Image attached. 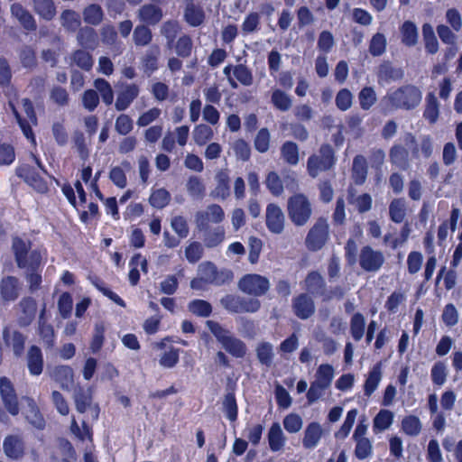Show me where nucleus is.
<instances>
[{"label": "nucleus", "mask_w": 462, "mask_h": 462, "mask_svg": "<svg viewBox=\"0 0 462 462\" xmlns=\"http://www.w3.org/2000/svg\"><path fill=\"white\" fill-rule=\"evenodd\" d=\"M329 237V226L325 217H319L313 226L310 229L305 244L309 250H320L328 242Z\"/></svg>", "instance_id": "obj_6"}, {"label": "nucleus", "mask_w": 462, "mask_h": 462, "mask_svg": "<svg viewBox=\"0 0 462 462\" xmlns=\"http://www.w3.org/2000/svg\"><path fill=\"white\" fill-rule=\"evenodd\" d=\"M368 166L366 159L362 154H357L353 159L351 178L356 185H363L367 178Z\"/></svg>", "instance_id": "obj_29"}, {"label": "nucleus", "mask_w": 462, "mask_h": 462, "mask_svg": "<svg viewBox=\"0 0 462 462\" xmlns=\"http://www.w3.org/2000/svg\"><path fill=\"white\" fill-rule=\"evenodd\" d=\"M161 54V50L158 45L152 46L147 50L142 58V65L143 70L148 75H151L158 69V60Z\"/></svg>", "instance_id": "obj_39"}, {"label": "nucleus", "mask_w": 462, "mask_h": 462, "mask_svg": "<svg viewBox=\"0 0 462 462\" xmlns=\"http://www.w3.org/2000/svg\"><path fill=\"white\" fill-rule=\"evenodd\" d=\"M25 443L19 434L7 435L3 441L5 455L12 460H20L25 455Z\"/></svg>", "instance_id": "obj_12"}, {"label": "nucleus", "mask_w": 462, "mask_h": 462, "mask_svg": "<svg viewBox=\"0 0 462 462\" xmlns=\"http://www.w3.org/2000/svg\"><path fill=\"white\" fill-rule=\"evenodd\" d=\"M389 158L392 164L395 165L401 170H407L410 166L409 163V152L402 144H393L389 151Z\"/></svg>", "instance_id": "obj_31"}, {"label": "nucleus", "mask_w": 462, "mask_h": 462, "mask_svg": "<svg viewBox=\"0 0 462 462\" xmlns=\"http://www.w3.org/2000/svg\"><path fill=\"white\" fill-rule=\"evenodd\" d=\"M207 327L214 335L222 347L231 356L236 358H243L246 355L247 347L244 341L234 337L229 330L220 323L214 320H208Z\"/></svg>", "instance_id": "obj_2"}, {"label": "nucleus", "mask_w": 462, "mask_h": 462, "mask_svg": "<svg viewBox=\"0 0 462 462\" xmlns=\"http://www.w3.org/2000/svg\"><path fill=\"white\" fill-rule=\"evenodd\" d=\"M0 395L5 407L12 415L19 413L17 395L12 382L5 376L0 378Z\"/></svg>", "instance_id": "obj_13"}, {"label": "nucleus", "mask_w": 462, "mask_h": 462, "mask_svg": "<svg viewBox=\"0 0 462 462\" xmlns=\"http://www.w3.org/2000/svg\"><path fill=\"white\" fill-rule=\"evenodd\" d=\"M224 74L232 88H237V81L245 87H249L254 82V76L249 68L244 64L227 65L224 68Z\"/></svg>", "instance_id": "obj_9"}, {"label": "nucleus", "mask_w": 462, "mask_h": 462, "mask_svg": "<svg viewBox=\"0 0 462 462\" xmlns=\"http://www.w3.org/2000/svg\"><path fill=\"white\" fill-rule=\"evenodd\" d=\"M217 266L212 262H204L198 267L199 276L190 282L193 290H203L207 284H213Z\"/></svg>", "instance_id": "obj_16"}, {"label": "nucleus", "mask_w": 462, "mask_h": 462, "mask_svg": "<svg viewBox=\"0 0 462 462\" xmlns=\"http://www.w3.org/2000/svg\"><path fill=\"white\" fill-rule=\"evenodd\" d=\"M73 399L76 410L79 412L85 413L90 409L93 411V419L97 420L98 418L100 408L97 403H93V391L91 388L78 386L74 390Z\"/></svg>", "instance_id": "obj_11"}, {"label": "nucleus", "mask_w": 462, "mask_h": 462, "mask_svg": "<svg viewBox=\"0 0 462 462\" xmlns=\"http://www.w3.org/2000/svg\"><path fill=\"white\" fill-rule=\"evenodd\" d=\"M37 302L32 297H23L15 306L17 325L21 328L30 326L37 314Z\"/></svg>", "instance_id": "obj_10"}, {"label": "nucleus", "mask_w": 462, "mask_h": 462, "mask_svg": "<svg viewBox=\"0 0 462 462\" xmlns=\"http://www.w3.org/2000/svg\"><path fill=\"white\" fill-rule=\"evenodd\" d=\"M171 201V194L163 188L155 189L152 192L149 202L152 207L162 209Z\"/></svg>", "instance_id": "obj_57"}, {"label": "nucleus", "mask_w": 462, "mask_h": 462, "mask_svg": "<svg viewBox=\"0 0 462 462\" xmlns=\"http://www.w3.org/2000/svg\"><path fill=\"white\" fill-rule=\"evenodd\" d=\"M50 376L63 390L69 391L74 384V373L69 365L55 366L51 371Z\"/></svg>", "instance_id": "obj_21"}, {"label": "nucleus", "mask_w": 462, "mask_h": 462, "mask_svg": "<svg viewBox=\"0 0 462 462\" xmlns=\"http://www.w3.org/2000/svg\"><path fill=\"white\" fill-rule=\"evenodd\" d=\"M306 290L313 296L322 297L326 291V282L318 272H310L305 279Z\"/></svg>", "instance_id": "obj_32"}, {"label": "nucleus", "mask_w": 462, "mask_h": 462, "mask_svg": "<svg viewBox=\"0 0 462 462\" xmlns=\"http://www.w3.org/2000/svg\"><path fill=\"white\" fill-rule=\"evenodd\" d=\"M217 186L211 192L214 198L226 199L230 194L229 176L226 171H219L216 175Z\"/></svg>", "instance_id": "obj_40"}, {"label": "nucleus", "mask_w": 462, "mask_h": 462, "mask_svg": "<svg viewBox=\"0 0 462 462\" xmlns=\"http://www.w3.org/2000/svg\"><path fill=\"white\" fill-rule=\"evenodd\" d=\"M394 414L390 410H380L373 420V430L374 433L386 430L393 422Z\"/></svg>", "instance_id": "obj_43"}, {"label": "nucleus", "mask_w": 462, "mask_h": 462, "mask_svg": "<svg viewBox=\"0 0 462 462\" xmlns=\"http://www.w3.org/2000/svg\"><path fill=\"white\" fill-rule=\"evenodd\" d=\"M237 288L245 294L257 298L263 296L270 289L269 280L256 273L244 275L237 282Z\"/></svg>", "instance_id": "obj_5"}, {"label": "nucleus", "mask_w": 462, "mask_h": 462, "mask_svg": "<svg viewBox=\"0 0 462 462\" xmlns=\"http://www.w3.org/2000/svg\"><path fill=\"white\" fill-rule=\"evenodd\" d=\"M268 442L273 451L280 450L285 442V437L278 422H274L268 432Z\"/></svg>", "instance_id": "obj_47"}, {"label": "nucleus", "mask_w": 462, "mask_h": 462, "mask_svg": "<svg viewBox=\"0 0 462 462\" xmlns=\"http://www.w3.org/2000/svg\"><path fill=\"white\" fill-rule=\"evenodd\" d=\"M155 4L152 2L144 4L137 10L136 15L142 23L154 26L162 20L163 11Z\"/></svg>", "instance_id": "obj_15"}, {"label": "nucleus", "mask_w": 462, "mask_h": 462, "mask_svg": "<svg viewBox=\"0 0 462 462\" xmlns=\"http://www.w3.org/2000/svg\"><path fill=\"white\" fill-rule=\"evenodd\" d=\"M256 356L262 365L270 366L273 363V346L267 342L258 344L256 347Z\"/></svg>", "instance_id": "obj_63"}, {"label": "nucleus", "mask_w": 462, "mask_h": 462, "mask_svg": "<svg viewBox=\"0 0 462 462\" xmlns=\"http://www.w3.org/2000/svg\"><path fill=\"white\" fill-rule=\"evenodd\" d=\"M83 20L87 24L92 26L99 25L105 18L103 8L98 4H90L82 11Z\"/></svg>", "instance_id": "obj_34"}, {"label": "nucleus", "mask_w": 462, "mask_h": 462, "mask_svg": "<svg viewBox=\"0 0 462 462\" xmlns=\"http://www.w3.org/2000/svg\"><path fill=\"white\" fill-rule=\"evenodd\" d=\"M214 136V132L210 126L205 124H200L195 126L193 130L194 142L199 145H205Z\"/></svg>", "instance_id": "obj_55"}, {"label": "nucleus", "mask_w": 462, "mask_h": 462, "mask_svg": "<svg viewBox=\"0 0 462 462\" xmlns=\"http://www.w3.org/2000/svg\"><path fill=\"white\" fill-rule=\"evenodd\" d=\"M13 250L17 265L20 268H24L26 266V254L28 252L27 245L23 239L15 237L13 240Z\"/></svg>", "instance_id": "obj_59"}, {"label": "nucleus", "mask_w": 462, "mask_h": 462, "mask_svg": "<svg viewBox=\"0 0 462 462\" xmlns=\"http://www.w3.org/2000/svg\"><path fill=\"white\" fill-rule=\"evenodd\" d=\"M3 340L6 346L12 347L15 356H23L26 337L18 330H11L8 326L3 328Z\"/></svg>", "instance_id": "obj_18"}, {"label": "nucleus", "mask_w": 462, "mask_h": 462, "mask_svg": "<svg viewBox=\"0 0 462 462\" xmlns=\"http://www.w3.org/2000/svg\"><path fill=\"white\" fill-rule=\"evenodd\" d=\"M402 42L407 47L415 46L418 43L419 32L416 24L411 21H405L400 27Z\"/></svg>", "instance_id": "obj_37"}, {"label": "nucleus", "mask_w": 462, "mask_h": 462, "mask_svg": "<svg viewBox=\"0 0 462 462\" xmlns=\"http://www.w3.org/2000/svg\"><path fill=\"white\" fill-rule=\"evenodd\" d=\"M407 216V205L405 199H393L389 204L390 219L397 224L402 223Z\"/></svg>", "instance_id": "obj_35"}, {"label": "nucleus", "mask_w": 462, "mask_h": 462, "mask_svg": "<svg viewBox=\"0 0 462 462\" xmlns=\"http://www.w3.org/2000/svg\"><path fill=\"white\" fill-rule=\"evenodd\" d=\"M402 431L411 437L418 436L422 429L421 422L420 419L415 415H408L405 416L402 420Z\"/></svg>", "instance_id": "obj_50"}, {"label": "nucleus", "mask_w": 462, "mask_h": 462, "mask_svg": "<svg viewBox=\"0 0 462 462\" xmlns=\"http://www.w3.org/2000/svg\"><path fill=\"white\" fill-rule=\"evenodd\" d=\"M39 335L43 341L45 347L52 348L54 346L55 332L51 324H48L46 319L38 321Z\"/></svg>", "instance_id": "obj_53"}, {"label": "nucleus", "mask_w": 462, "mask_h": 462, "mask_svg": "<svg viewBox=\"0 0 462 462\" xmlns=\"http://www.w3.org/2000/svg\"><path fill=\"white\" fill-rule=\"evenodd\" d=\"M0 294L4 301H14L20 294V283L16 277L6 276L0 282Z\"/></svg>", "instance_id": "obj_27"}, {"label": "nucleus", "mask_w": 462, "mask_h": 462, "mask_svg": "<svg viewBox=\"0 0 462 462\" xmlns=\"http://www.w3.org/2000/svg\"><path fill=\"white\" fill-rule=\"evenodd\" d=\"M94 87L97 94H100L103 102L106 106H110L114 101V92L110 83L105 79L99 78L95 79Z\"/></svg>", "instance_id": "obj_52"}, {"label": "nucleus", "mask_w": 462, "mask_h": 462, "mask_svg": "<svg viewBox=\"0 0 462 462\" xmlns=\"http://www.w3.org/2000/svg\"><path fill=\"white\" fill-rule=\"evenodd\" d=\"M333 378V366L328 364H323L320 365L317 369L314 383H318V385L324 387L325 389H328L330 386Z\"/></svg>", "instance_id": "obj_46"}, {"label": "nucleus", "mask_w": 462, "mask_h": 462, "mask_svg": "<svg viewBox=\"0 0 462 462\" xmlns=\"http://www.w3.org/2000/svg\"><path fill=\"white\" fill-rule=\"evenodd\" d=\"M181 31V26L177 20H168L160 27V33L166 39L167 47L172 48L175 39Z\"/></svg>", "instance_id": "obj_38"}, {"label": "nucleus", "mask_w": 462, "mask_h": 462, "mask_svg": "<svg viewBox=\"0 0 462 462\" xmlns=\"http://www.w3.org/2000/svg\"><path fill=\"white\" fill-rule=\"evenodd\" d=\"M266 226L274 234H280L284 228V215L275 204H269L266 208Z\"/></svg>", "instance_id": "obj_20"}, {"label": "nucleus", "mask_w": 462, "mask_h": 462, "mask_svg": "<svg viewBox=\"0 0 462 462\" xmlns=\"http://www.w3.org/2000/svg\"><path fill=\"white\" fill-rule=\"evenodd\" d=\"M175 52L179 57L187 58L191 55L193 50V42L189 35L183 34L173 43Z\"/></svg>", "instance_id": "obj_56"}, {"label": "nucleus", "mask_w": 462, "mask_h": 462, "mask_svg": "<svg viewBox=\"0 0 462 462\" xmlns=\"http://www.w3.org/2000/svg\"><path fill=\"white\" fill-rule=\"evenodd\" d=\"M11 15L28 32L37 30V23L32 13L21 3H14L10 6Z\"/></svg>", "instance_id": "obj_17"}, {"label": "nucleus", "mask_w": 462, "mask_h": 462, "mask_svg": "<svg viewBox=\"0 0 462 462\" xmlns=\"http://www.w3.org/2000/svg\"><path fill=\"white\" fill-rule=\"evenodd\" d=\"M358 100L362 109L369 110L377 100L374 89L372 87H365L358 94Z\"/></svg>", "instance_id": "obj_60"}, {"label": "nucleus", "mask_w": 462, "mask_h": 462, "mask_svg": "<svg viewBox=\"0 0 462 462\" xmlns=\"http://www.w3.org/2000/svg\"><path fill=\"white\" fill-rule=\"evenodd\" d=\"M386 46L387 41L385 36L381 32H377L373 35L370 41L369 52L374 57L382 56L386 51Z\"/></svg>", "instance_id": "obj_58"}, {"label": "nucleus", "mask_w": 462, "mask_h": 462, "mask_svg": "<svg viewBox=\"0 0 462 462\" xmlns=\"http://www.w3.org/2000/svg\"><path fill=\"white\" fill-rule=\"evenodd\" d=\"M365 319L362 313H355L350 319V333L356 341H360L365 334Z\"/></svg>", "instance_id": "obj_51"}, {"label": "nucleus", "mask_w": 462, "mask_h": 462, "mask_svg": "<svg viewBox=\"0 0 462 462\" xmlns=\"http://www.w3.org/2000/svg\"><path fill=\"white\" fill-rule=\"evenodd\" d=\"M432 383L438 386L445 383L448 376L447 366L444 362L438 361L434 364L430 373Z\"/></svg>", "instance_id": "obj_64"}, {"label": "nucleus", "mask_w": 462, "mask_h": 462, "mask_svg": "<svg viewBox=\"0 0 462 462\" xmlns=\"http://www.w3.org/2000/svg\"><path fill=\"white\" fill-rule=\"evenodd\" d=\"M293 310L298 318L307 319L314 314L315 304L310 295L302 293L294 299Z\"/></svg>", "instance_id": "obj_24"}, {"label": "nucleus", "mask_w": 462, "mask_h": 462, "mask_svg": "<svg viewBox=\"0 0 462 462\" xmlns=\"http://www.w3.org/2000/svg\"><path fill=\"white\" fill-rule=\"evenodd\" d=\"M134 129V122L130 116L120 114L115 122V130L120 135L126 136Z\"/></svg>", "instance_id": "obj_62"}, {"label": "nucleus", "mask_w": 462, "mask_h": 462, "mask_svg": "<svg viewBox=\"0 0 462 462\" xmlns=\"http://www.w3.org/2000/svg\"><path fill=\"white\" fill-rule=\"evenodd\" d=\"M152 41V32L149 25L141 23L135 26L133 31V42L137 47L149 45Z\"/></svg>", "instance_id": "obj_44"}, {"label": "nucleus", "mask_w": 462, "mask_h": 462, "mask_svg": "<svg viewBox=\"0 0 462 462\" xmlns=\"http://www.w3.org/2000/svg\"><path fill=\"white\" fill-rule=\"evenodd\" d=\"M385 262L383 254L381 251L374 250L370 245L362 247L358 263L362 270L367 273H376Z\"/></svg>", "instance_id": "obj_8"}, {"label": "nucleus", "mask_w": 462, "mask_h": 462, "mask_svg": "<svg viewBox=\"0 0 462 462\" xmlns=\"http://www.w3.org/2000/svg\"><path fill=\"white\" fill-rule=\"evenodd\" d=\"M16 173L23 178L30 186L40 193H46L49 189L47 182L43 178L29 165H23L16 170Z\"/></svg>", "instance_id": "obj_19"}, {"label": "nucleus", "mask_w": 462, "mask_h": 462, "mask_svg": "<svg viewBox=\"0 0 462 462\" xmlns=\"http://www.w3.org/2000/svg\"><path fill=\"white\" fill-rule=\"evenodd\" d=\"M382 379V365L376 364L369 372L368 376L364 384L365 395L369 397L376 390Z\"/></svg>", "instance_id": "obj_45"}, {"label": "nucleus", "mask_w": 462, "mask_h": 462, "mask_svg": "<svg viewBox=\"0 0 462 462\" xmlns=\"http://www.w3.org/2000/svg\"><path fill=\"white\" fill-rule=\"evenodd\" d=\"M203 241L207 247L212 248L220 245L225 238V230L222 226H217L213 229L208 228L202 231Z\"/></svg>", "instance_id": "obj_49"}, {"label": "nucleus", "mask_w": 462, "mask_h": 462, "mask_svg": "<svg viewBox=\"0 0 462 462\" xmlns=\"http://www.w3.org/2000/svg\"><path fill=\"white\" fill-rule=\"evenodd\" d=\"M188 310L192 314L202 317V318H208L212 313V305L204 300H193L188 304Z\"/></svg>", "instance_id": "obj_54"}, {"label": "nucleus", "mask_w": 462, "mask_h": 462, "mask_svg": "<svg viewBox=\"0 0 462 462\" xmlns=\"http://www.w3.org/2000/svg\"><path fill=\"white\" fill-rule=\"evenodd\" d=\"M312 214L311 204L302 194L291 198V221L301 226L308 223Z\"/></svg>", "instance_id": "obj_7"}, {"label": "nucleus", "mask_w": 462, "mask_h": 462, "mask_svg": "<svg viewBox=\"0 0 462 462\" xmlns=\"http://www.w3.org/2000/svg\"><path fill=\"white\" fill-rule=\"evenodd\" d=\"M322 435L323 430L319 423H310L305 430L304 438L302 439L303 447L309 449L315 448L319 442Z\"/></svg>", "instance_id": "obj_33"}, {"label": "nucleus", "mask_w": 462, "mask_h": 462, "mask_svg": "<svg viewBox=\"0 0 462 462\" xmlns=\"http://www.w3.org/2000/svg\"><path fill=\"white\" fill-rule=\"evenodd\" d=\"M140 92L136 84L126 85L118 94L115 103L117 111H125L133 101L138 97Z\"/></svg>", "instance_id": "obj_26"}, {"label": "nucleus", "mask_w": 462, "mask_h": 462, "mask_svg": "<svg viewBox=\"0 0 462 462\" xmlns=\"http://www.w3.org/2000/svg\"><path fill=\"white\" fill-rule=\"evenodd\" d=\"M219 302L222 308L231 314L255 313L261 308V301L258 299L233 293L225 295Z\"/></svg>", "instance_id": "obj_4"}, {"label": "nucleus", "mask_w": 462, "mask_h": 462, "mask_svg": "<svg viewBox=\"0 0 462 462\" xmlns=\"http://www.w3.org/2000/svg\"><path fill=\"white\" fill-rule=\"evenodd\" d=\"M79 46L85 50H95L98 44V34L92 26H83L78 30L76 35Z\"/></svg>", "instance_id": "obj_23"}, {"label": "nucleus", "mask_w": 462, "mask_h": 462, "mask_svg": "<svg viewBox=\"0 0 462 462\" xmlns=\"http://www.w3.org/2000/svg\"><path fill=\"white\" fill-rule=\"evenodd\" d=\"M421 99L420 89L415 85L406 84L388 92L382 98V106L387 110H412L420 104Z\"/></svg>", "instance_id": "obj_1"}, {"label": "nucleus", "mask_w": 462, "mask_h": 462, "mask_svg": "<svg viewBox=\"0 0 462 462\" xmlns=\"http://www.w3.org/2000/svg\"><path fill=\"white\" fill-rule=\"evenodd\" d=\"M18 55L20 62L24 69L33 70L37 68L38 60L33 47L23 45L18 51Z\"/></svg>", "instance_id": "obj_41"}, {"label": "nucleus", "mask_w": 462, "mask_h": 462, "mask_svg": "<svg viewBox=\"0 0 462 462\" xmlns=\"http://www.w3.org/2000/svg\"><path fill=\"white\" fill-rule=\"evenodd\" d=\"M27 367L32 375H40L43 371V356L39 346H31L26 354Z\"/></svg>", "instance_id": "obj_28"}, {"label": "nucleus", "mask_w": 462, "mask_h": 462, "mask_svg": "<svg viewBox=\"0 0 462 462\" xmlns=\"http://www.w3.org/2000/svg\"><path fill=\"white\" fill-rule=\"evenodd\" d=\"M61 26L69 32H74L79 29L81 21L79 14L71 9H66L61 12L60 16Z\"/></svg>", "instance_id": "obj_42"}, {"label": "nucleus", "mask_w": 462, "mask_h": 462, "mask_svg": "<svg viewBox=\"0 0 462 462\" xmlns=\"http://www.w3.org/2000/svg\"><path fill=\"white\" fill-rule=\"evenodd\" d=\"M72 62L86 71H88L93 67V57L92 55L85 49H79L75 51L70 57Z\"/></svg>", "instance_id": "obj_48"}, {"label": "nucleus", "mask_w": 462, "mask_h": 462, "mask_svg": "<svg viewBox=\"0 0 462 462\" xmlns=\"http://www.w3.org/2000/svg\"><path fill=\"white\" fill-rule=\"evenodd\" d=\"M347 202L348 204L355 207V208L360 214L368 212L372 208L373 199L370 194L363 193L357 195V191L355 188L349 187L347 189Z\"/></svg>", "instance_id": "obj_22"}, {"label": "nucleus", "mask_w": 462, "mask_h": 462, "mask_svg": "<svg viewBox=\"0 0 462 462\" xmlns=\"http://www.w3.org/2000/svg\"><path fill=\"white\" fill-rule=\"evenodd\" d=\"M336 164L333 147L328 143L322 144L317 154H312L307 162V171L310 177L316 178L322 171L331 170Z\"/></svg>", "instance_id": "obj_3"}, {"label": "nucleus", "mask_w": 462, "mask_h": 462, "mask_svg": "<svg viewBox=\"0 0 462 462\" xmlns=\"http://www.w3.org/2000/svg\"><path fill=\"white\" fill-rule=\"evenodd\" d=\"M99 34L101 42L104 45L114 46L118 42L117 32L116 30V27L112 24H104L99 30Z\"/></svg>", "instance_id": "obj_61"}, {"label": "nucleus", "mask_w": 462, "mask_h": 462, "mask_svg": "<svg viewBox=\"0 0 462 462\" xmlns=\"http://www.w3.org/2000/svg\"><path fill=\"white\" fill-rule=\"evenodd\" d=\"M183 19L189 26L199 27L204 23L206 14L202 6L190 1L185 5Z\"/></svg>", "instance_id": "obj_25"}, {"label": "nucleus", "mask_w": 462, "mask_h": 462, "mask_svg": "<svg viewBox=\"0 0 462 462\" xmlns=\"http://www.w3.org/2000/svg\"><path fill=\"white\" fill-rule=\"evenodd\" d=\"M376 77L379 85H385L402 80L404 71L402 68L394 67L391 61L383 60L377 68Z\"/></svg>", "instance_id": "obj_14"}, {"label": "nucleus", "mask_w": 462, "mask_h": 462, "mask_svg": "<svg viewBox=\"0 0 462 462\" xmlns=\"http://www.w3.org/2000/svg\"><path fill=\"white\" fill-rule=\"evenodd\" d=\"M33 12L42 20L51 21L57 14L53 0H31Z\"/></svg>", "instance_id": "obj_30"}, {"label": "nucleus", "mask_w": 462, "mask_h": 462, "mask_svg": "<svg viewBox=\"0 0 462 462\" xmlns=\"http://www.w3.org/2000/svg\"><path fill=\"white\" fill-rule=\"evenodd\" d=\"M439 116V103L434 93H428L426 96L425 108L423 117L430 125L437 123Z\"/></svg>", "instance_id": "obj_36"}]
</instances>
